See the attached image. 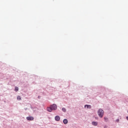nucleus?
<instances>
[{
	"mask_svg": "<svg viewBox=\"0 0 128 128\" xmlns=\"http://www.w3.org/2000/svg\"><path fill=\"white\" fill-rule=\"evenodd\" d=\"M62 112H66V108H62Z\"/></svg>",
	"mask_w": 128,
	"mask_h": 128,
	"instance_id": "9",
	"label": "nucleus"
},
{
	"mask_svg": "<svg viewBox=\"0 0 128 128\" xmlns=\"http://www.w3.org/2000/svg\"><path fill=\"white\" fill-rule=\"evenodd\" d=\"M126 120H128V116L126 117Z\"/></svg>",
	"mask_w": 128,
	"mask_h": 128,
	"instance_id": "13",
	"label": "nucleus"
},
{
	"mask_svg": "<svg viewBox=\"0 0 128 128\" xmlns=\"http://www.w3.org/2000/svg\"><path fill=\"white\" fill-rule=\"evenodd\" d=\"M98 116L100 118H102V116H104V110H102V108H100L98 110Z\"/></svg>",
	"mask_w": 128,
	"mask_h": 128,
	"instance_id": "2",
	"label": "nucleus"
},
{
	"mask_svg": "<svg viewBox=\"0 0 128 128\" xmlns=\"http://www.w3.org/2000/svg\"><path fill=\"white\" fill-rule=\"evenodd\" d=\"M56 108H58V106H56V104H53L52 105H51L50 107L47 108V110L50 112H52V110H56Z\"/></svg>",
	"mask_w": 128,
	"mask_h": 128,
	"instance_id": "1",
	"label": "nucleus"
},
{
	"mask_svg": "<svg viewBox=\"0 0 128 128\" xmlns=\"http://www.w3.org/2000/svg\"><path fill=\"white\" fill-rule=\"evenodd\" d=\"M17 100H22V98H20V96H18Z\"/></svg>",
	"mask_w": 128,
	"mask_h": 128,
	"instance_id": "8",
	"label": "nucleus"
},
{
	"mask_svg": "<svg viewBox=\"0 0 128 128\" xmlns=\"http://www.w3.org/2000/svg\"><path fill=\"white\" fill-rule=\"evenodd\" d=\"M104 120L105 122H108V118L106 117H104Z\"/></svg>",
	"mask_w": 128,
	"mask_h": 128,
	"instance_id": "11",
	"label": "nucleus"
},
{
	"mask_svg": "<svg viewBox=\"0 0 128 128\" xmlns=\"http://www.w3.org/2000/svg\"><path fill=\"white\" fill-rule=\"evenodd\" d=\"M60 120V116H55V120H56V122H58Z\"/></svg>",
	"mask_w": 128,
	"mask_h": 128,
	"instance_id": "3",
	"label": "nucleus"
},
{
	"mask_svg": "<svg viewBox=\"0 0 128 128\" xmlns=\"http://www.w3.org/2000/svg\"><path fill=\"white\" fill-rule=\"evenodd\" d=\"M92 126H98V122H92Z\"/></svg>",
	"mask_w": 128,
	"mask_h": 128,
	"instance_id": "5",
	"label": "nucleus"
},
{
	"mask_svg": "<svg viewBox=\"0 0 128 128\" xmlns=\"http://www.w3.org/2000/svg\"><path fill=\"white\" fill-rule=\"evenodd\" d=\"M26 120H34V117H32V116L26 117Z\"/></svg>",
	"mask_w": 128,
	"mask_h": 128,
	"instance_id": "4",
	"label": "nucleus"
},
{
	"mask_svg": "<svg viewBox=\"0 0 128 128\" xmlns=\"http://www.w3.org/2000/svg\"><path fill=\"white\" fill-rule=\"evenodd\" d=\"M116 122H120V119H117L116 120Z\"/></svg>",
	"mask_w": 128,
	"mask_h": 128,
	"instance_id": "12",
	"label": "nucleus"
},
{
	"mask_svg": "<svg viewBox=\"0 0 128 128\" xmlns=\"http://www.w3.org/2000/svg\"><path fill=\"white\" fill-rule=\"evenodd\" d=\"M84 107L86 108H92V106L90 105L86 104L85 105Z\"/></svg>",
	"mask_w": 128,
	"mask_h": 128,
	"instance_id": "6",
	"label": "nucleus"
},
{
	"mask_svg": "<svg viewBox=\"0 0 128 128\" xmlns=\"http://www.w3.org/2000/svg\"><path fill=\"white\" fill-rule=\"evenodd\" d=\"M15 92H18V87L15 88Z\"/></svg>",
	"mask_w": 128,
	"mask_h": 128,
	"instance_id": "10",
	"label": "nucleus"
},
{
	"mask_svg": "<svg viewBox=\"0 0 128 128\" xmlns=\"http://www.w3.org/2000/svg\"><path fill=\"white\" fill-rule=\"evenodd\" d=\"M63 122H64V124H68V121L66 119H64L63 120Z\"/></svg>",
	"mask_w": 128,
	"mask_h": 128,
	"instance_id": "7",
	"label": "nucleus"
}]
</instances>
